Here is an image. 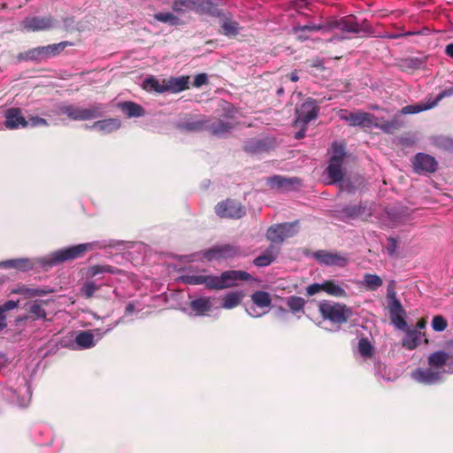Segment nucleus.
Returning <instances> with one entry per match:
<instances>
[{
    "label": "nucleus",
    "mask_w": 453,
    "mask_h": 453,
    "mask_svg": "<svg viewBox=\"0 0 453 453\" xmlns=\"http://www.w3.org/2000/svg\"><path fill=\"white\" fill-rule=\"evenodd\" d=\"M71 45H73L72 42L65 41L47 46H38L20 52L17 56V59L19 61H35L40 63L50 58L59 55L67 46Z\"/></svg>",
    "instance_id": "1"
},
{
    "label": "nucleus",
    "mask_w": 453,
    "mask_h": 453,
    "mask_svg": "<svg viewBox=\"0 0 453 453\" xmlns=\"http://www.w3.org/2000/svg\"><path fill=\"white\" fill-rule=\"evenodd\" d=\"M319 311L324 319L337 325L346 323L353 314L351 308L345 303L332 301L321 302L319 304Z\"/></svg>",
    "instance_id": "2"
},
{
    "label": "nucleus",
    "mask_w": 453,
    "mask_h": 453,
    "mask_svg": "<svg viewBox=\"0 0 453 453\" xmlns=\"http://www.w3.org/2000/svg\"><path fill=\"white\" fill-rule=\"evenodd\" d=\"M103 109L101 104H95L88 108L69 104L61 106L59 111L72 120H89L101 117Z\"/></svg>",
    "instance_id": "3"
},
{
    "label": "nucleus",
    "mask_w": 453,
    "mask_h": 453,
    "mask_svg": "<svg viewBox=\"0 0 453 453\" xmlns=\"http://www.w3.org/2000/svg\"><path fill=\"white\" fill-rule=\"evenodd\" d=\"M372 208L366 202H360L357 204H349L336 211L335 217L344 222L361 219L367 221L372 215Z\"/></svg>",
    "instance_id": "4"
},
{
    "label": "nucleus",
    "mask_w": 453,
    "mask_h": 453,
    "mask_svg": "<svg viewBox=\"0 0 453 453\" xmlns=\"http://www.w3.org/2000/svg\"><path fill=\"white\" fill-rule=\"evenodd\" d=\"M92 249V243H82L58 250L50 255L49 265H54L82 257L88 250Z\"/></svg>",
    "instance_id": "5"
},
{
    "label": "nucleus",
    "mask_w": 453,
    "mask_h": 453,
    "mask_svg": "<svg viewBox=\"0 0 453 453\" xmlns=\"http://www.w3.org/2000/svg\"><path fill=\"white\" fill-rule=\"evenodd\" d=\"M333 150L334 153L329 160L326 173L330 179V183H337L342 181L344 176L342 164L346 157V152L342 144L334 143Z\"/></svg>",
    "instance_id": "6"
},
{
    "label": "nucleus",
    "mask_w": 453,
    "mask_h": 453,
    "mask_svg": "<svg viewBox=\"0 0 453 453\" xmlns=\"http://www.w3.org/2000/svg\"><path fill=\"white\" fill-rule=\"evenodd\" d=\"M251 278V275L245 271H225L219 276H213V289L220 290L232 288L236 285V281H248Z\"/></svg>",
    "instance_id": "7"
},
{
    "label": "nucleus",
    "mask_w": 453,
    "mask_h": 453,
    "mask_svg": "<svg viewBox=\"0 0 453 453\" xmlns=\"http://www.w3.org/2000/svg\"><path fill=\"white\" fill-rule=\"evenodd\" d=\"M215 213L219 218L238 219L245 215L246 210L239 201L227 198L215 205Z\"/></svg>",
    "instance_id": "8"
},
{
    "label": "nucleus",
    "mask_w": 453,
    "mask_h": 453,
    "mask_svg": "<svg viewBox=\"0 0 453 453\" xmlns=\"http://www.w3.org/2000/svg\"><path fill=\"white\" fill-rule=\"evenodd\" d=\"M341 119L348 122L349 126L359 127L361 128H371L375 124V116L372 113L357 111L355 112L343 110L340 115Z\"/></svg>",
    "instance_id": "9"
},
{
    "label": "nucleus",
    "mask_w": 453,
    "mask_h": 453,
    "mask_svg": "<svg viewBox=\"0 0 453 453\" xmlns=\"http://www.w3.org/2000/svg\"><path fill=\"white\" fill-rule=\"evenodd\" d=\"M56 25V20L51 16H34L26 17L20 23L22 31L40 32L52 29Z\"/></svg>",
    "instance_id": "10"
},
{
    "label": "nucleus",
    "mask_w": 453,
    "mask_h": 453,
    "mask_svg": "<svg viewBox=\"0 0 453 453\" xmlns=\"http://www.w3.org/2000/svg\"><path fill=\"white\" fill-rule=\"evenodd\" d=\"M241 255V249L234 244L216 245L203 251V257L208 261L233 258Z\"/></svg>",
    "instance_id": "11"
},
{
    "label": "nucleus",
    "mask_w": 453,
    "mask_h": 453,
    "mask_svg": "<svg viewBox=\"0 0 453 453\" xmlns=\"http://www.w3.org/2000/svg\"><path fill=\"white\" fill-rule=\"evenodd\" d=\"M319 111V107L316 104V101L308 98L296 111V118L294 123L295 127H297L299 125L307 126L310 121L317 119Z\"/></svg>",
    "instance_id": "12"
},
{
    "label": "nucleus",
    "mask_w": 453,
    "mask_h": 453,
    "mask_svg": "<svg viewBox=\"0 0 453 453\" xmlns=\"http://www.w3.org/2000/svg\"><path fill=\"white\" fill-rule=\"evenodd\" d=\"M296 225L297 222L272 226L267 229L266 238L273 243H282L287 238L292 237L296 234Z\"/></svg>",
    "instance_id": "13"
},
{
    "label": "nucleus",
    "mask_w": 453,
    "mask_h": 453,
    "mask_svg": "<svg viewBox=\"0 0 453 453\" xmlns=\"http://www.w3.org/2000/svg\"><path fill=\"white\" fill-rule=\"evenodd\" d=\"M412 167L418 174L433 173L438 168V162L434 157L419 152L412 159Z\"/></svg>",
    "instance_id": "14"
},
{
    "label": "nucleus",
    "mask_w": 453,
    "mask_h": 453,
    "mask_svg": "<svg viewBox=\"0 0 453 453\" xmlns=\"http://www.w3.org/2000/svg\"><path fill=\"white\" fill-rule=\"evenodd\" d=\"M411 378L418 383L434 385L441 380L442 372L431 367L426 369L418 368L412 372Z\"/></svg>",
    "instance_id": "15"
},
{
    "label": "nucleus",
    "mask_w": 453,
    "mask_h": 453,
    "mask_svg": "<svg viewBox=\"0 0 453 453\" xmlns=\"http://www.w3.org/2000/svg\"><path fill=\"white\" fill-rule=\"evenodd\" d=\"M4 126L8 129H18V128H25L28 127V122L22 115L21 109L18 107H12L5 111L4 112Z\"/></svg>",
    "instance_id": "16"
},
{
    "label": "nucleus",
    "mask_w": 453,
    "mask_h": 453,
    "mask_svg": "<svg viewBox=\"0 0 453 453\" xmlns=\"http://www.w3.org/2000/svg\"><path fill=\"white\" fill-rule=\"evenodd\" d=\"M207 118L205 116H197L193 119H189L180 122L178 128L187 132H201L206 131Z\"/></svg>",
    "instance_id": "17"
},
{
    "label": "nucleus",
    "mask_w": 453,
    "mask_h": 453,
    "mask_svg": "<svg viewBox=\"0 0 453 453\" xmlns=\"http://www.w3.org/2000/svg\"><path fill=\"white\" fill-rule=\"evenodd\" d=\"M341 30L345 32H350L358 34L360 32L370 33L372 28L368 23L365 20L362 24L352 21L348 18H342L336 25Z\"/></svg>",
    "instance_id": "18"
},
{
    "label": "nucleus",
    "mask_w": 453,
    "mask_h": 453,
    "mask_svg": "<svg viewBox=\"0 0 453 453\" xmlns=\"http://www.w3.org/2000/svg\"><path fill=\"white\" fill-rule=\"evenodd\" d=\"M164 83H165L166 92L179 93L188 88L189 77H171L170 79H164Z\"/></svg>",
    "instance_id": "19"
},
{
    "label": "nucleus",
    "mask_w": 453,
    "mask_h": 453,
    "mask_svg": "<svg viewBox=\"0 0 453 453\" xmlns=\"http://www.w3.org/2000/svg\"><path fill=\"white\" fill-rule=\"evenodd\" d=\"M52 292L49 288H35L27 285H19L12 289V293L24 296L26 298H32L35 296H44Z\"/></svg>",
    "instance_id": "20"
},
{
    "label": "nucleus",
    "mask_w": 453,
    "mask_h": 453,
    "mask_svg": "<svg viewBox=\"0 0 453 453\" xmlns=\"http://www.w3.org/2000/svg\"><path fill=\"white\" fill-rule=\"evenodd\" d=\"M232 128L233 125L230 122H226L215 118H207L206 131L210 132L213 135H220L226 134Z\"/></svg>",
    "instance_id": "21"
},
{
    "label": "nucleus",
    "mask_w": 453,
    "mask_h": 453,
    "mask_svg": "<svg viewBox=\"0 0 453 453\" xmlns=\"http://www.w3.org/2000/svg\"><path fill=\"white\" fill-rule=\"evenodd\" d=\"M299 185L300 180L296 177L294 178H286L282 177L280 175H274L273 177L268 178L267 180V185L271 188H277V189H288L293 185Z\"/></svg>",
    "instance_id": "22"
},
{
    "label": "nucleus",
    "mask_w": 453,
    "mask_h": 453,
    "mask_svg": "<svg viewBox=\"0 0 453 453\" xmlns=\"http://www.w3.org/2000/svg\"><path fill=\"white\" fill-rule=\"evenodd\" d=\"M34 265L28 258H14L0 262V267L4 269H15L20 272H27L33 268Z\"/></svg>",
    "instance_id": "23"
},
{
    "label": "nucleus",
    "mask_w": 453,
    "mask_h": 453,
    "mask_svg": "<svg viewBox=\"0 0 453 453\" xmlns=\"http://www.w3.org/2000/svg\"><path fill=\"white\" fill-rule=\"evenodd\" d=\"M189 308L196 316H203L212 308L211 297H198L189 303Z\"/></svg>",
    "instance_id": "24"
},
{
    "label": "nucleus",
    "mask_w": 453,
    "mask_h": 453,
    "mask_svg": "<svg viewBox=\"0 0 453 453\" xmlns=\"http://www.w3.org/2000/svg\"><path fill=\"white\" fill-rule=\"evenodd\" d=\"M403 331L405 332V336L402 342L403 347L409 350L415 349L419 345L420 336L425 335V334L411 327H407Z\"/></svg>",
    "instance_id": "25"
},
{
    "label": "nucleus",
    "mask_w": 453,
    "mask_h": 453,
    "mask_svg": "<svg viewBox=\"0 0 453 453\" xmlns=\"http://www.w3.org/2000/svg\"><path fill=\"white\" fill-rule=\"evenodd\" d=\"M316 257L326 265H336L340 267H343L347 264V259L338 254L329 253L326 251H318L316 253Z\"/></svg>",
    "instance_id": "26"
},
{
    "label": "nucleus",
    "mask_w": 453,
    "mask_h": 453,
    "mask_svg": "<svg viewBox=\"0 0 453 453\" xmlns=\"http://www.w3.org/2000/svg\"><path fill=\"white\" fill-rule=\"evenodd\" d=\"M375 124L377 126H374L373 127L380 128L386 134H394L395 131L400 130L403 127V121L398 117H395L391 120L382 121L375 117Z\"/></svg>",
    "instance_id": "27"
},
{
    "label": "nucleus",
    "mask_w": 453,
    "mask_h": 453,
    "mask_svg": "<svg viewBox=\"0 0 453 453\" xmlns=\"http://www.w3.org/2000/svg\"><path fill=\"white\" fill-rule=\"evenodd\" d=\"M119 108L126 114L128 118H137L144 116V109L138 104L131 101H127L119 104Z\"/></svg>",
    "instance_id": "28"
},
{
    "label": "nucleus",
    "mask_w": 453,
    "mask_h": 453,
    "mask_svg": "<svg viewBox=\"0 0 453 453\" xmlns=\"http://www.w3.org/2000/svg\"><path fill=\"white\" fill-rule=\"evenodd\" d=\"M279 251L271 245L265 251L253 260V264L258 267L270 265L275 259Z\"/></svg>",
    "instance_id": "29"
},
{
    "label": "nucleus",
    "mask_w": 453,
    "mask_h": 453,
    "mask_svg": "<svg viewBox=\"0 0 453 453\" xmlns=\"http://www.w3.org/2000/svg\"><path fill=\"white\" fill-rule=\"evenodd\" d=\"M45 303V301H35L32 303L27 309L28 316H25L23 319H27L28 318L32 319L33 320L45 319L46 311L43 308V304ZM18 320H22V319H19Z\"/></svg>",
    "instance_id": "30"
},
{
    "label": "nucleus",
    "mask_w": 453,
    "mask_h": 453,
    "mask_svg": "<svg viewBox=\"0 0 453 453\" xmlns=\"http://www.w3.org/2000/svg\"><path fill=\"white\" fill-rule=\"evenodd\" d=\"M435 107V103H433L432 98H428L426 103L420 102L415 104H409L402 108L401 113L403 115L419 113L421 111L430 110Z\"/></svg>",
    "instance_id": "31"
},
{
    "label": "nucleus",
    "mask_w": 453,
    "mask_h": 453,
    "mask_svg": "<svg viewBox=\"0 0 453 453\" xmlns=\"http://www.w3.org/2000/svg\"><path fill=\"white\" fill-rule=\"evenodd\" d=\"M244 297L242 291L230 292L222 297L221 307L226 310L238 306Z\"/></svg>",
    "instance_id": "32"
},
{
    "label": "nucleus",
    "mask_w": 453,
    "mask_h": 453,
    "mask_svg": "<svg viewBox=\"0 0 453 453\" xmlns=\"http://www.w3.org/2000/svg\"><path fill=\"white\" fill-rule=\"evenodd\" d=\"M449 358V355L447 352L439 350L430 354L427 358V363L433 369H441L447 364Z\"/></svg>",
    "instance_id": "33"
},
{
    "label": "nucleus",
    "mask_w": 453,
    "mask_h": 453,
    "mask_svg": "<svg viewBox=\"0 0 453 453\" xmlns=\"http://www.w3.org/2000/svg\"><path fill=\"white\" fill-rule=\"evenodd\" d=\"M185 282L190 285H205L209 289H213V275H188Z\"/></svg>",
    "instance_id": "34"
},
{
    "label": "nucleus",
    "mask_w": 453,
    "mask_h": 453,
    "mask_svg": "<svg viewBox=\"0 0 453 453\" xmlns=\"http://www.w3.org/2000/svg\"><path fill=\"white\" fill-rule=\"evenodd\" d=\"M120 127V121L118 119H107L103 120L96 121L92 127L97 128L101 131L111 133L119 129Z\"/></svg>",
    "instance_id": "35"
},
{
    "label": "nucleus",
    "mask_w": 453,
    "mask_h": 453,
    "mask_svg": "<svg viewBox=\"0 0 453 453\" xmlns=\"http://www.w3.org/2000/svg\"><path fill=\"white\" fill-rule=\"evenodd\" d=\"M250 298L253 303L259 308H268L272 303L270 294L263 290L255 291Z\"/></svg>",
    "instance_id": "36"
},
{
    "label": "nucleus",
    "mask_w": 453,
    "mask_h": 453,
    "mask_svg": "<svg viewBox=\"0 0 453 453\" xmlns=\"http://www.w3.org/2000/svg\"><path fill=\"white\" fill-rule=\"evenodd\" d=\"M75 342L82 349L95 346L94 334L91 331H81L75 337Z\"/></svg>",
    "instance_id": "37"
},
{
    "label": "nucleus",
    "mask_w": 453,
    "mask_h": 453,
    "mask_svg": "<svg viewBox=\"0 0 453 453\" xmlns=\"http://www.w3.org/2000/svg\"><path fill=\"white\" fill-rule=\"evenodd\" d=\"M143 88L147 91H154L157 93H164L165 90V83H164V79L159 81L155 77L151 76L144 80Z\"/></svg>",
    "instance_id": "38"
},
{
    "label": "nucleus",
    "mask_w": 453,
    "mask_h": 453,
    "mask_svg": "<svg viewBox=\"0 0 453 453\" xmlns=\"http://www.w3.org/2000/svg\"><path fill=\"white\" fill-rule=\"evenodd\" d=\"M120 272L117 267L109 265H95L88 268V275L95 277L99 273H108L111 274H118Z\"/></svg>",
    "instance_id": "39"
},
{
    "label": "nucleus",
    "mask_w": 453,
    "mask_h": 453,
    "mask_svg": "<svg viewBox=\"0 0 453 453\" xmlns=\"http://www.w3.org/2000/svg\"><path fill=\"white\" fill-rule=\"evenodd\" d=\"M323 291L336 297H345L347 296L346 291L333 280H326L323 282Z\"/></svg>",
    "instance_id": "40"
},
{
    "label": "nucleus",
    "mask_w": 453,
    "mask_h": 453,
    "mask_svg": "<svg viewBox=\"0 0 453 453\" xmlns=\"http://www.w3.org/2000/svg\"><path fill=\"white\" fill-rule=\"evenodd\" d=\"M152 17L155 20L170 26H179L181 24L180 19L171 12H157Z\"/></svg>",
    "instance_id": "41"
},
{
    "label": "nucleus",
    "mask_w": 453,
    "mask_h": 453,
    "mask_svg": "<svg viewBox=\"0 0 453 453\" xmlns=\"http://www.w3.org/2000/svg\"><path fill=\"white\" fill-rule=\"evenodd\" d=\"M364 284L367 290L375 291L382 286L383 280L376 274L365 273L364 275Z\"/></svg>",
    "instance_id": "42"
},
{
    "label": "nucleus",
    "mask_w": 453,
    "mask_h": 453,
    "mask_svg": "<svg viewBox=\"0 0 453 453\" xmlns=\"http://www.w3.org/2000/svg\"><path fill=\"white\" fill-rule=\"evenodd\" d=\"M305 300L300 296H292L288 299L287 305L294 313L303 311Z\"/></svg>",
    "instance_id": "43"
},
{
    "label": "nucleus",
    "mask_w": 453,
    "mask_h": 453,
    "mask_svg": "<svg viewBox=\"0 0 453 453\" xmlns=\"http://www.w3.org/2000/svg\"><path fill=\"white\" fill-rule=\"evenodd\" d=\"M100 286L96 284L94 281L87 280L83 283L81 293V295L87 298L90 299L94 296L95 293L99 290Z\"/></svg>",
    "instance_id": "44"
},
{
    "label": "nucleus",
    "mask_w": 453,
    "mask_h": 453,
    "mask_svg": "<svg viewBox=\"0 0 453 453\" xmlns=\"http://www.w3.org/2000/svg\"><path fill=\"white\" fill-rule=\"evenodd\" d=\"M358 351L360 355L365 357H371L373 354V347L366 338H362L358 342Z\"/></svg>",
    "instance_id": "45"
},
{
    "label": "nucleus",
    "mask_w": 453,
    "mask_h": 453,
    "mask_svg": "<svg viewBox=\"0 0 453 453\" xmlns=\"http://www.w3.org/2000/svg\"><path fill=\"white\" fill-rule=\"evenodd\" d=\"M222 34L227 36L236 35L238 34V23L226 19L221 24Z\"/></svg>",
    "instance_id": "46"
},
{
    "label": "nucleus",
    "mask_w": 453,
    "mask_h": 453,
    "mask_svg": "<svg viewBox=\"0 0 453 453\" xmlns=\"http://www.w3.org/2000/svg\"><path fill=\"white\" fill-rule=\"evenodd\" d=\"M448 326V322L441 315H436L434 317L432 321V327L436 332H442Z\"/></svg>",
    "instance_id": "47"
},
{
    "label": "nucleus",
    "mask_w": 453,
    "mask_h": 453,
    "mask_svg": "<svg viewBox=\"0 0 453 453\" xmlns=\"http://www.w3.org/2000/svg\"><path fill=\"white\" fill-rule=\"evenodd\" d=\"M425 65V61L418 58H409L403 60V66L410 69H419Z\"/></svg>",
    "instance_id": "48"
},
{
    "label": "nucleus",
    "mask_w": 453,
    "mask_h": 453,
    "mask_svg": "<svg viewBox=\"0 0 453 453\" xmlns=\"http://www.w3.org/2000/svg\"><path fill=\"white\" fill-rule=\"evenodd\" d=\"M191 5L188 0H174L172 4V9L175 12H184Z\"/></svg>",
    "instance_id": "49"
},
{
    "label": "nucleus",
    "mask_w": 453,
    "mask_h": 453,
    "mask_svg": "<svg viewBox=\"0 0 453 453\" xmlns=\"http://www.w3.org/2000/svg\"><path fill=\"white\" fill-rule=\"evenodd\" d=\"M389 311L390 315L396 313H404L403 306L398 299L395 297V294L393 293V299L389 303Z\"/></svg>",
    "instance_id": "50"
},
{
    "label": "nucleus",
    "mask_w": 453,
    "mask_h": 453,
    "mask_svg": "<svg viewBox=\"0 0 453 453\" xmlns=\"http://www.w3.org/2000/svg\"><path fill=\"white\" fill-rule=\"evenodd\" d=\"M391 319L399 329L403 331L408 327L407 323L403 319V313L393 314L391 315Z\"/></svg>",
    "instance_id": "51"
},
{
    "label": "nucleus",
    "mask_w": 453,
    "mask_h": 453,
    "mask_svg": "<svg viewBox=\"0 0 453 453\" xmlns=\"http://www.w3.org/2000/svg\"><path fill=\"white\" fill-rule=\"evenodd\" d=\"M27 122H28V126L33 127L39 126H49V122L45 119L40 118L38 116H31L28 119H27Z\"/></svg>",
    "instance_id": "52"
},
{
    "label": "nucleus",
    "mask_w": 453,
    "mask_h": 453,
    "mask_svg": "<svg viewBox=\"0 0 453 453\" xmlns=\"http://www.w3.org/2000/svg\"><path fill=\"white\" fill-rule=\"evenodd\" d=\"M453 96V87L442 90L441 93L437 95L435 98H432L433 103H435V106L438 104V103L442 100L445 97Z\"/></svg>",
    "instance_id": "53"
},
{
    "label": "nucleus",
    "mask_w": 453,
    "mask_h": 453,
    "mask_svg": "<svg viewBox=\"0 0 453 453\" xmlns=\"http://www.w3.org/2000/svg\"><path fill=\"white\" fill-rule=\"evenodd\" d=\"M208 82V77L205 73L196 74L193 81V86L196 88H200L201 86L206 84Z\"/></svg>",
    "instance_id": "54"
},
{
    "label": "nucleus",
    "mask_w": 453,
    "mask_h": 453,
    "mask_svg": "<svg viewBox=\"0 0 453 453\" xmlns=\"http://www.w3.org/2000/svg\"><path fill=\"white\" fill-rule=\"evenodd\" d=\"M319 291H323V283L322 284L313 283V284L309 285L306 288V294L308 296H313V295L319 293Z\"/></svg>",
    "instance_id": "55"
},
{
    "label": "nucleus",
    "mask_w": 453,
    "mask_h": 453,
    "mask_svg": "<svg viewBox=\"0 0 453 453\" xmlns=\"http://www.w3.org/2000/svg\"><path fill=\"white\" fill-rule=\"evenodd\" d=\"M321 29H322V26L321 25L311 24V25H305V26L298 27L295 30H296V32H298V31H300V32H305V31L315 32V31H319Z\"/></svg>",
    "instance_id": "56"
},
{
    "label": "nucleus",
    "mask_w": 453,
    "mask_h": 453,
    "mask_svg": "<svg viewBox=\"0 0 453 453\" xmlns=\"http://www.w3.org/2000/svg\"><path fill=\"white\" fill-rule=\"evenodd\" d=\"M387 250L390 256L394 255L397 249V241L393 237L388 238Z\"/></svg>",
    "instance_id": "57"
},
{
    "label": "nucleus",
    "mask_w": 453,
    "mask_h": 453,
    "mask_svg": "<svg viewBox=\"0 0 453 453\" xmlns=\"http://www.w3.org/2000/svg\"><path fill=\"white\" fill-rule=\"evenodd\" d=\"M19 305V301H13V300H8L3 304L0 305V308L3 309L4 312H6L8 311H12L15 308H17Z\"/></svg>",
    "instance_id": "58"
},
{
    "label": "nucleus",
    "mask_w": 453,
    "mask_h": 453,
    "mask_svg": "<svg viewBox=\"0 0 453 453\" xmlns=\"http://www.w3.org/2000/svg\"><path fill=\"white\" fill-rule=\"evenodd\" d=\"M440 145L443 146L447 150H453V141L450 139H441L440 141Z\"/></svg>",
    "instance_id": "59"
},
{
    "label": "nucleus",
    "mask_w": 453,
    "mask_h": 453,
    "mask_svg": "<svg viewBox=\"0 0 453 453\" xmlns=\"http://www.w3.org/2000/svg\"><path fill=\"white\" fill-rule=\"evenodd\" d=\"M298 127H301V130L296 133L295 138L299 140L305 136V131L307 127L303 125H299Z\"/></svg>",
    "instance_id": "60"
},
{
    "label": "nucleus",
    "mask_w": 453,
    "mask_h": 453,
    "mask_svg": "<svg viewBox=\"0 0 453 453\" xmlns=\"http://www.w3.org/2000/svg\"><path fill=\"white\" fill-rule=\"evenodd\" d=\"M426 324H427V321L425 318H422L420 319L418 323H417V326H416V328L418 331V330H422V329H425V327L426 326Z\"/></svg>",
    "instance_id": "61"
},
{
    "label": "nucleus",
    "mask_w": 453,
    "mask_h": 453,
    "mask_svg": "<svg viewBox=\"0 0 453 453\" xmlns=\"http://www.w3.org/2000/svg\"><path fill=\"white\" fill-rule=\"evenodd\" d=\"M445 53L449 57L453 58V43H449L446 46Z\"/></svg>",
    "instance_id": "62"
},
{
    "label": "nucleus",
    "mask_w": 453,
    "mask_h": 453,
    "mask_svg": "<svg viewBox=\"0 0 453 453\" xmlns=\"http://www.w3.org/2000/svg\"><path fill=\"white\" fill-rule=\"evenodd\" d=\"M298 75L297 73L295 72V73H290V80L294 82L297 81H298Z\"/></svg>",
    "instance_id": "63"
},
{
    "label": "nucleus",
    "mask_w": 453,
    "mask_h": 453,
    "mask_svg": "<svg viewBox=\"0 0 453 453\" xmlns=\"http://www.w3.org/2000/svg\"><path fill=\"white\" fill-rule=\"evenodd\" d=\"M5 312L3 311V309L0 308V321H5Z\"/></svg>",
    "instance_id": "64"
}]
</instances>
